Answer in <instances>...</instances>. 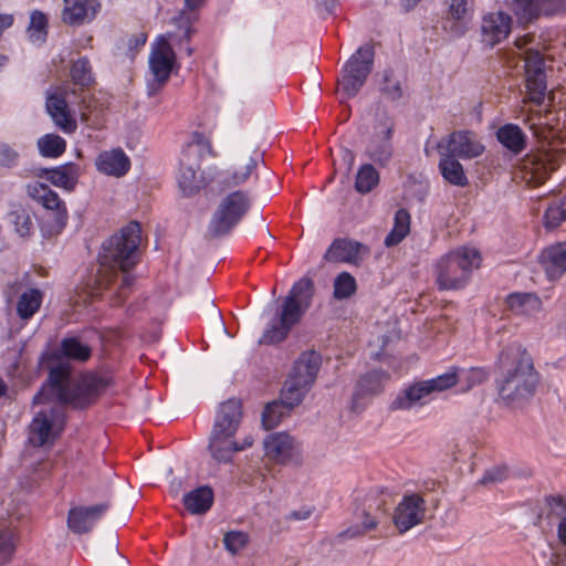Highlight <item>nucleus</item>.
<instances>
[{
	"label": "nucleus",
	"instance_id": "nucleus-17",
	"mask_svg": "<svg viewBox=\"0 0 566 566\" xmlns=\"http://www.w3.org/2000/svg\"><path fill=\"white\" fill-rule=\"evenodd\" d=\"M438 149L453 157L472 159L484 151V146L471 130H455L438 143Z\"/></svg>",
	"mask_w": 566,
	"mask_h": 566
},
{
	"label": "nucleus",
	"instance_id": "nucleus-42",
	"mask_svg": "<svg viewBox=\"0 0 566 566\" xmlns=\"http://www.w3.org/2000/svg\"><path fill=\"white\" fill-rule=\"evenodd\" d=\"M27 35L30 42L35 45L45 42L48 36V18L43 12L35 10L31 13Z\"/></svg>",
	"mask_w": 566,
	"mask_h": 566
},
{
	"label": "nucleus",
	"instance_id": "nucleus-28",
	"mask_svg": "<svg viewBox=\"0 0 566 566\" xmlns=\"http://www.w3.org/2000/svg\"><path fill=\"white\" fill-rule=\"evenodd\" d=\"M62 20L70 25L92 21L99 8L96 0H63Z\"/></svg>",
	"mask_w": 566,
	"mask_h": 566
},
{
	"label": "nucleus",
	"instance_id": "nucleus-44",
	"mask_svg": "<svg viewBox=\"0 0 566 566\" xmlns=\"http://www.w3.org/2000/svg\"><path fill=\"white\" fill-rule=\"evenodd\" d=\"M460 369L457 367H450L446 373L438 375L437 377L426 379L432 394L436 396L444 390H448L455 386L460 379Z\"/></svg>",
	"mask_w": 566,
	"mask_h": 566
},
{
	"label": "nucleus",
	"instance_id": "nucleus-3",
	"mask_svg": "<svg viewBox=\"0 0 566 566\" xmlns=\"http://www.w3.org/2000/svg\"><path fill=\"white\" fill-rule=\"evenodd\" d=\"M314 290V282L310 277H302L295 282L282 301L277 321L265 328L260 342L271 345L284 340L292 327L301 322L311 307Z\"/></svg>",
	"mask_w": 566,
	"mask_h": 566
},
{
	"label": "nucleus",
	"instance_id": "nucleus-19",
	"mask_svg": "<svg viewBox=\"0 0 566 566\" xmlns=\"http://www.w3.org/2000/svg\"><path fill=\"white\" fill-rule=\"evenodd\" d=\"M392 133L394 120L386 116L377 124L375 137L366 148L367 157L380 167H386L394 156Z\"/></svg>",
	"mask_w": 566,
	"mask_h": 566
},
{
	"label": "nucleus",
	"instance_id": "nucleus-55",
	"mask_svg": "<svg viewBox=\"0 0 566 566\" xmlns=\"http://www.w3.org/2000/svg\"><path fill=\"white\" fill-rule=\"evenodd\" d=\"M507 476V471L505 468L495 467L488 470L483 478L481 479V484H490V483H499L505 480Z\"/></svg>",
	"mask_w": 566,
	"mask_h": 566
},
{
	"label": "nucleus",
	"instance_id": "nucleus-33",
	"mask_svg": "<svg viewBox=\"0 0 566 566\" xmlns=\"http://www.w3.org/2000/svg\"><path fill=\"white\" fill-rule=\"evenodd\" d=\"M182 502L189 513L203 514L213 503V492L209 486H200L186 493Z\"/></svg>",
	"mask_w": 566,
	"mask_h": 566
},
{
	"label": "nucleus",
	"instance_id": "nucleus-11",
	"mask_svg": "<svg viewBox=\"0 0 566 566\" xmlns=\"http://www.w3.org/2000/svg\"><path fill=\"white\" fill-rule=\"evenodd\" d=\"M50 391L40 401L34 403H52L41 409L34 416L29 427V441L35 447H42L52 442L63 428L64 423V405L49 399Z\"/></svg>",
	"mask_w": 566,
	"mask_h": 566
},
{
	"label": "nucleus",
	"instance_id": "nucleus-20",
	"mask_svg": "<svg viewBox=\"0 0 566 566\" xmlns=\"http://www.w3.org/2000/svg\"><path fill=\"white\" fill-rule=\"evenodd\" d=\"M253 442L252 436H247L242 442H238L233 434L211 431L208 450L216 462L226 464L232 461L237 452L250 448Z\"/></svg>",
	"mask_w": 566,
	"mask_h": 566
},
{
	"label": "nucleus",
	"instance_id": "nucleus-51",
	"mask_svg": "<svg viewBox=\"0 0 566 566\" xmlns=\"http://www.w3.org/2000/svg\"><path fill=\"white\" fill-rule=\"evenodd\" d=\"M15 549L14 534L10 526H0V566L7 564Z\"/></svg>",
	"mask_w": 566,
	"mask_h": 566
},
{
	"label": "nucleus",
	"instance_id": "nucleus-40",
	"mask_svg": "<svg viewBox=\"0 0 566 566\" xmlns=\"http://www.w3.org/2000/svg\"><path fill=\"white\" fill-rule=\"evenodd\" d=\"M410 231V216L405 209H399L395 214V222L391 231L385 238L386 247H394L400 243Z\"/></svg>",
	"mask_w": 566,
	"mask_h": 566
},
{
	"label": "nucleus",
	"instance_id": "nucleus-26",
	"mask_svg": "<svg viewBox=\"0 0 566 566\" xmlns=\"http://www.w3.org/2000/svg\"><path fill=\"white\" fill-rule=\"evenodd\" d=\"M262 161V154L254 148L249 155L244 165L234 166L228 169L220 178L219 184L226 188L238 187L245 184L255 172L259 164Z\"/></svg>",
	"mask_w": 566,
	"mask_h": 566
},
{
	"label": "nucleus",
	"instance_id": "nucleus-32",
	"mask_svg": "<svg viewBox=\"0 0 566 566\" xmlns=\"http://www.w3.org/2000/svg\"><path fill=\"white\" fill-rule=\"evenodd\" d=\"M440 153L439 169L442 177L451 185L464 187L468 185V178L464 174L463 167L457 157H453L442 150Z\"/></svg>",
	"mask_w": 566,
	"mask_h": 566
},
{
	"label": "nucleus",
	"instance_id": "nucleus-47",
	"mask_svg": "<svg viewBox=\"0 0 566 566\" xmlns=\"http://www.w3.org/2000/svg\"><path fill=\"white\" fill-rule=\"evenodd\" d=\"M333 287L334 297L336 300H344L348 298L356 292L357 284L355 277L350 273L344 271L335 277Z\"/></svg>",
	"mask_w": 566,
	"mask_h": 566
},
{
	"label": "nucleus",
	"instance_id": "nucleus-22",
	"mask_svg": "<svg viewBox=\"0 0 566 566\" xmlns=\"http://www.w3.org/2000/svg\"><path fill=\"white\" fill-rule=\"evenodd\" d=\"M263 449L265 457L270 461L285 464L298 454L300 444L286 432H274L264 438Z\"/></svg>",
	"mask_w": 566,
	"mask_h": 566
},
{
	"label": "nucleus",
	"instance_id": "nucleus-54",
	"mask_svg": "<svg viewBox=\"0 0 566 566\" xmlns=\"http://www.w3.org/2000/svg\"><path fill=\"white\" fill-rule=\"evenodd\" d=\"M195 21V17L187 13L186 11H181L176 18H174V23L181 32V36L189 41L191 34L193 32L192 23Z\"/></svg>",
	"mask_w": 566,
	"mask_h": 566
},
{
	"label": "nucleus",
	"instance_id": "nucleus-61",
	"mask_svg": "<svg viewBox=\"0 0 566 566\" xmlns=\"http://www.w3.org/2000/svg\"><path fill=\"white\" fill-rule=\"evenodd\" d=\"M378 525V521L376 517L370 516L369 514L365 515V520L363 522V533L369 530L375 528Z\"/></svg>",
	"mask_w": 566,
	"mask_h": 566
},
{
	"label": "nucleus",
	"instance_id": "nucleus-21",
	"mask_svg": "<svg viewBox=\"0 0 566 566\" xmlns=\"http://www.w3.org/2000/svg\"><path fill=\"white\" fill-rule=\"evenodd\" d=\"M512 30V18L502 11L483 15L480 25L481 42L493 48L505 40Z\"/></svg>",
	"mask_w": 566,
	"mask_h": 566
},
{
	"label": "nucleus",
	"instance_id": "nucleus-9",
	"mask_svg": "<svg viewBox=\"0 0 566 566\" xmlns=\"http://www.w3.org/2000/svg\"><path fill=\"white\" fill-rule=\"evenodd\" d=\"M251 207L248 191L234 190L226 195L216 208L208 224L207 234L210 238L227 235L235 228Z\"/></svg>",
	"mask_w": 566,
	"mask_h": 566
},
{
	"label": "nucleus",
	"instance_id": "nucleus-10",
	"mask_svg": "<svg viewBox=\"0 0 566 566\" xmlns=\"http://www.w3.org/2000/svg\"><path fill=\"white\" fill-rule=\"evenodd\" d=\"M374 57V48L364 44L347 60L338 78V90L344 97L350 98L358 94L373 70Z\"/></svg>",
	"mask_w": 566,
	"mask_h": 566
},
{
	"label": "nucleus",
	"instance_id": "nucleus-7",
	"mask_svg": "<svg viewBox=\"0 0 566 566\" xmlns=\"http://www.w3.org/2000/svg\"><path fill=\"white\" fill-rule=\"evenodd\" d=\"M208 154L217 157L210 140L200 133H193L179 158L177 181L185 196H192L202 187V179L197 175V170L201 159Z\"/></svg>",
	"mask_w": 566,
	"mask_h": 566
},
{
	"label": "nucleus",
	"instance_id": "nucleus-36",
	"mask_svg": "<svg viewBox=\"0 0 566 566\" xmlns=\"http://www.w3.org/2000/svg\"><path fill=\"white\" fill-rule=\"evenodd\" d=\"M551 0H513L512 10L518 20L530 22L542 13H547Z\"/></svg>",
	"mask_w": 566,
	"mask_h": 566
},
{
	"label": "nucleus",
	"instance_id": "nucleus-13",
	"mask_svg": "<svg viewBox=\"0 0 566 566\" xmlns=\"http://www.w3.org/2000/svg\"><path fill=\"white\" fill-rule=\"evenodd\" d=\"M174 36L172 33L159 35L151 45L148 60L150 77L147 80L149 96L157 94L167 83L176 64V54L169 43Z\"/></svg>",
	"mask_w": 566,
	"mask_h": 566
},
{
	"label": "nucleus",
	"instance_id": "nucleus-43",
	"mask_svg": "<svg viewBox=\"0 0 566 566\" xmlns=\"http://www.w3.org/2000/svg\"><path fill=\"white\" fill-rule=\"evenodd\" d=\"M379 182V174L371 164L363 165L356 175L355 188L360 193H367Z\"/></svg>",
	"mask_w": 566,
	"mask_h": 566
},
{
	"label": "nucleus",
	"instance_id": "nucleus-46",
	"mask_svg": "<svg viewBox=\"0 0 566 566\" xmlns=\"http://www.w3.org/2000/svg\"><path fill=\"white\" fill-rule=\"evenodd\" d=\"M292 408H287L280 399L268 403L262 413V423L266 429L276 427L281 419L287 415Z\"/></svg>",
	"mask_w": 566,
	"mask_h": 566
},
{
	"label": "nucleus",
	"instance_id": "nucleus-25",
	"mask_svg": "<svg viewBox=\"0 0 566 566\" xmlns=\"http://www.w3.org/2000/svg\"><path fill=\"white\" fill-rule=\"evenodd\" d=\"M66 92L56 90L48 96L46 109L55 125L64 133L71 134L76 129V120L67 109Z\"/></svg>",
	"mask_w": 566,
	"mask_h": 566
},
{
	"label": "nucleus",
	"instance_id": "nucleus-38",
	"mask_svg": "<svg viewBox=\"0 0 566 566\" xmlns=\"http://www.w3.org/2000/svg\"><path fill=\"white\" fill-rule=\"evenodd\" d=\"M548 507V516L558 520L557 535L559 541L566 545V495H549L545 499Z\"/></svg>",
	"mask_w": 566,
	"mask_h": 566
},
{
	"label": "nucleus",
	"instance_id": "nucleus-58",
	"mask_svg": "<svg viewBox=\"0 0 566 566\" xmlns=\"http://www.w3.org/2000/svg\"><path fill=\"white\" fill-rule=\"evenodd\" d=\"M18 153L7 144H0V166L11 167L15 165Z\"/></svg>",
	"mask_w": 566,
	"mask_h": 566
},
{
	"label": "nucleus",
	"instance_id": "nucleus-12",
	"mask_svg": "<svg viewBox=\"0 0 566 566\" xmlns=\"http://www.w3.org/2000/svg\"><path fill=\"white\" fill-rule=\"evenodd\" d=\"M566 159V154L554 148L527 154L520 163L516 177L530 187L544 184Z\"/></svg>",
	"mask_w": 566,
	"mask_h": 566
},
{
	"label": "nucleus",
	"instance_id": "nucleus-5",
	"mask_svg": "<svg viewBox=\"0 0 566 566\" xmlns=\"http://www.w3.org/2000/svg\"><path fill=\"white\" fill-rule=\"evenodd\" d=\"M107 386V381L97 375H85L78 384H75L66 369L62 367L52 368L49 374L48 384L35 395V401L42 400L50 391L49 399L70 403L74 407H83L88 403L91 397L97 395Z\"/></svg>",
	"mask_w": 566,
	"mask_h": 566
},
{
	"label": "nucleus",
	"instance_id": "nucleus-50",
	"mask_svg": "<svg viewBox=\"0 0 566 566\" xmlns=\"http://www.w3.org/2000/svg\"><path fill=\"white\" fill-rule=\"evenodd\" d=\"M61 350L64 356L81 361L87 360L91 356L88 346L82 344L76 338H66L62 342Z\"/></svg>",
	"mask_w": 566,
	"mask_h": 566
},
{
	"label": "nucleus",
	"instance_id": "nucleus-1",
	"mask_svg": "<svg viewBox=\"0 0 566 566\" xmlns=\"http://www.w3.org/2000/svg\"><path fill=\"white\" fill-rule=\"evenodd\" d=\"M140 243V226L130 222L124 227L119 234L113 235L105 244L101 255L102 266L97 273L96 284L98 290H107L117 281L116 268L124 273L112 297V306H119L128 294L135 277L127 273L136 263L137 249Z\"/></svg>",
	"mask_w": 566,
	"mask_h": 566
},
{
	"label": "nucleus",
	"instance_id": "nucleus-48",
	"mask_svg": "<svg viewBox=\"0 0 566 566\" xmlns=\"http://www.w3.org/2000/svg\"><path fill=\"white\" fill-rule=\"evenodd\" d=\"M566 220V195L555 200L546 209L544 216V224L548 229L557 228L563 221Z\"/></svg>",
	"mask_w": 566,
	"mask_h": 566
},
{
	"label": "nucleus",
	"instance_id": "nucleus-39",
	"mask_svg": "<svg viewBox=\"0 0 566 566\" xmlns=\"http://www.w3.org/2000/svg\"><path fill=\"white\" fill-rule=\"evenodd\" d=\"M380 92L390 101H397L403 95V77L391 69L381 73Z\"/></svg>",
	"mask_w": 566,
	"mask_h": 566
},
{
	"label": "nucleus",
	"instance_id": "nucleus-57",
	"mask_svg": "<svg viewBox=\"0 0 566 566\" xmlns=\"http://www.w3.org/2000/svg\"><path fill=\"white\" fill-rule=\"evenodd\" d=\"M470 0H448L449 13L455 20L464 18Z\"/></svg>",
	"mask_w": 566,
	"mask_h": 566
},
{
	"label": "nucleus",
	"instance_id": "nucleus-27",
	"mask_svg": "<svg viewBox=\"0 0 566 566\" xmlns=\"http://www.w3.org/2000/svg\"><path fill=\"white\" fill-rule=\"evenodd\" d=\"M95 165L99 172L120 178L128 172L130 160L123 149L115 148L102 151L97 156Z\"/></svg>",
	"mask_w": 566,
	"mask_h": 566
},
{
	"label": "nucleus",
	"instance_id": "nucleus-29",
	"mask_svg": "<svg viewBox=\"0 0 566 566\" xmlns=\"http://www.w3.org/2000/svg\"><path fill=\"white\" fill-rule=\"evenodd\" d=\"M242 418V406L237 399L220 405L212 431L235 436Z\"/></svg>",
	"mask_w": 566,
	"mask_h": 566
},
{
	"label": "nucleus",
	"instance_id": "nucleus-41",
	"mask_svg": "<svg viewBox=\"0 0 566 566\" xmlns=\"http://www.w3.org/2000/svg\"><path fill=\"white\" fill-rule=\"evenodd\" d=\"M8 221L19 237L27 238L31 235L33 221L28 209L23 207L12 209L8 214Z\"/></svg>",
	"mask_w": 566,
	"mask_h": 566
},
{
	"label": "nucleus",
	"instance_id": "nucleus-37",
	"mask_svg": "<svg viewBox=\"0 0 566 566\" xmlns=\"http://www.w3.org/2000/svg\"><path fill=\"white\" fill-rule=\"evenodd\" d=\"M496 136L504 147L515 154L521 153L525 148L526 136L515 124H506L500 127Z\"/></svg>",
	"mask_w": 566,
	"mask_h": 566
},
{
	"label": "nucleus",
	"instance_id": "nucleus-59",
	"mask_svg": "<svg viewBox=\"0 0 566 566\" xmlns=\"http://www.w3.org/2000/svg\"><path fill=\"white\" fill-rule=\"evenodd\" d=\"M312 513L313 510L311 507H302L300 510L290 512L286 518L290 521H305L312 515Z\"/></svg>",
	"mask_w": 566,
	"mask_h": 566
},
{
	"label": "nucleus",
	"instance_id": "nucleus-64",
	"mask_svg": "<svg viewBox=\"0 0 566 566\" xmlns=\"http://www.w3.org/2000/svg\"><path fill=\"white\" fill-rule=\"evenodd\" d=\"M182 483L180 480L174 479L170 483V492L174 495H178L181 490Z\"/></svg>",
	"mask_w": 566,
	"mask_h": 566
},
{
	"label": "nucleus",
	"instance_id": "nucleus-2",
	"mask_svg": "<svg viewBox=\"0 0 566 566\" xmlns=\"http://www.w3.org/2000/svg\"><path fill=\"white\" fill-rule=\"evenodd\" d=\"M496 365L501 370L497 379L500 398L509 406L522 405L535 392L538 384L533 359L518 343H511L500 352Z\"/></svg>",
	"mask_w": 566,
	"mask_h": 566
},
{
	"label": "nucleus",
	"instance_id": "nucleus-49",
	"mask_svg": "<svg viewBox=\"0 0 566 566\" xmlns=\"http://www.w3.org/2000/svg\"><path fill=\"white\" fill-rule=\"evenodd\" d=\"M387 379L386 373L373 370L364 375L358 381V390L363 395H373L381 390L384 381Z\"/></svg>",
	"mask_w": 566,
	"mask_h": 566
},
{
	"label": "nucleus",
	"instance_id": "nucleus-35",
	"mask_svg": "<svg viewBox=\"0 0 566 566\" xmlns=\"http://www.w3.org/2000/svg\"><path fill=\"white\" fill-rule=\"evenodd\" d=\"M506 304L509 308L518 315H533L542 307V302L532 293H513L507 296Z\"/></svg>",
	"mask_w": 566,
	"mask_h": 566
},
{
	"label": "nucleus",
	"instance_id": "nucleus-14",
	"mask_svg": "<svg viewBox=\"0 0 566 566\" xmlns=\"http://www.w3.org/2000/svg\"><path fill=\"white\" fill-rule=\"evenodd\" d=\"M28 195L44 209L53 212L50 235L59 234L66 226L69 213L64 201L48 185L35 181L28 185Z\"/></svg>",
	"mask_w": 566,
	"mask_h": 566
},
{
	"label": "nucleus",
	"instance_id": "nucleus-24",
	"mask_svg": "<svg viewBox=\"0 0 566 566\" xmlns=\"http://www.w3.org/2000/svg\"><path fill=\"white\" fill-rule=\"evenodd\" d=\"M107 510V503H102L90 507H74L69 512L67 526L72 532L76 534L87 533L94 527L97 521L102 518Z\"/></svg>",
	"mask_w": 566,
	"mask_h": 566
},
{
	"label": "nucleus",
	"instance_id": "nucleus-53",
	"mask_svg": "<svg viewBox=\"0 0 566 566\" xmlns=\"http://www.w3.org/2000/svg\"><path fill=\"white\" fill-rule=\"evenodd\" d=\"M248 539L249 538L247 533L240 531H230L227 532L223 536V545L230 554L235 555L245 547Z\"/></svg>",
	"mask_w": 566,
	"mask_h": 566
},
{
	"label": "nucleus",
	"instance_id": "nucleus-52",
	"mask_svg": "<svg viewBox=\"0 0 566 566\" xmlns=\"http://www.w3.org/2000/svg\"><path fill=\"white\" fill-rule=\"evenodd\" d=\"M71 76L75 84L87 86L93 81L92 69L86 57L75 61L71 69Z\"/></svg>",
	"mask_w": 566,
	"mask_h": 566
},
{
	"label": "nucleus",
	"instance_id": "nucleus-8",
	"mask_svg": "<svg viewBox=\"0 0 566 566\" xmlns=\"http://www.w3.org/2000/svg\"><path fill=\"white\" fill-rule=\"evenodd\" d=\"M319 366L321 356L316 352L301 354L280 395L287 408H294L303 401L316 379Z\"/></svg>",
	"mask_w": 566,
	"mask_h": 566
},
{
	"label": "nucleus",
	"instance_id": "nucleus-60",
	"mask_svg": "<svg viewBox=\"0 0 566 566\" xmlns=\"http://www.w3.org/2000/svg\"><path fill=\"white\" fill-rule=\"evenodd\" d=\"M14 22V18L12 14L2 13L0 14V35L4 30L9 29Z\"/></svg>",
	"mask_w": 566,
	"mask_h": 566
},
{
	"label": "nucleus",
	"instance_id": "nucleus-4",
	"mask_svg": "<svg viewBox=\"0 0 566 566\" xmlns=\"http://www.w3.org/2000/svg\"><path fill=\"white\" fill-rule=\"evenodd\" d=\"M314 290V282L310 277H302L295 282L282 301L277 321L265 328L260 342L271 345L284 340L292 327L301 322L311 307Z\"/></svg>",
	"mask_w": 566,
	"mask_h": 566
},
{
	"label": "nucleus",
	"instance_id": "nucleus-31",
	"mask_svg": "<svg viewBox=\"0 0 566 566\" xmlns=\"http://www.w3.org/2000/svg\"><path fill=\"white\" fill-rule=\"evenodd\" d=\"M44 175L53 186L72 191L78 178V168L72 163L61 165L53 169H45Z\"/></svg>",
	"mask_w": 566,
	"mask_h": 566
},
{
	"label": "nucleus",
	"instance_id": "nucleus-18",
	"mask_svg": "<svg viewBox=\"0 0 566 566\" xmlns=\"http://www.w3.org/2000/svg\"><path fill=\"white\" fill-rule=\"evenodd\" d=\"M370 254L366 244L353 239H335L324 254V260L332 263H347L359 266Z\"/></svg>",
	"mask_w": 566,
	"mask_h": 566
},
{
	"label": "nucleus",
	"instance_id": "nucleus-56",
	"mask_svg": "<svg viewBox=\"0 0 566 566\" xmlns=\"http://www.w3.org/2000/svg\"><path fill=\"white\" fill-rule=\"evenodd\" d=\"M460 378L465 376V379L470 382V386L482 384L488 378V373L482 368H471L469 370L460 369Z\"/></svg>",
	"mask_w": 566,
	"mask_h": 566
},
{
	"label": "nucleus",
	"instance_id": "nucleus-34",
	"mask_svg": "<svg viewBox=\"0 0 566 566\" xmlns=\"http://www.w3.org/2000/svg\"><path fill=\"white\" fill-rule=\"evenodd\" d=\"M44 294L39 289H28L17 301V314L22 321H29L39 312Z\"/></svg>",
	"mask_w": 566,
	"mask_h": 566
},
{
	"label": "nucleus",
	"instance_id": "nucleus-62",
	"mask_svg": "<svg viewBox=\"0 0 566 566\" xmlns=\"http://www.w3.org/2000/svg\"><path fill=\"white\" fill-rule=\"evenodd\" d=\"M315 3L326 10L327 12H332V10L337 4L338 0H314Z\"/></svg>",
	"mask_w": 566,
	"mask_h": 566
},
{
	"label": "nucleus",
	"instance_id": "nucleus-23",
	"mask_svg": "<svg viewBox=\"0 0 566 566\" xmlns=\"http://www.w3.org/2000/svg\"><path fill=\"white\" fill-rule=\"evenodd\" d=\"M434 395L426 380L416 381L402 390L392 399L391 410H411L428 405Z\"/></svg>",
	"mask_w": 566,
	"mask_h": 566
},
{
	"label": "nucleus",
	"instance_id": "nucleus-16",
	"mask_svg": "<svg viewBox=\"0 0 566 566\" xmlns=\"http://www.w3.org/2000/svg\"><path fill=\"white\" fill-rule=\"evenodd\" d=\"M427 513L424 499L417 493L406 494L394 512V524L400 534L423 523Z\"/></svg>",
	"mask_w": 566,
	"mask_h": 566
},
{
	"label": "nucleus",
	"instance_id": "nucleus-45",
	"mask_svg": "<svg viewBox=\"0 0 566 566\" xmlns=\"http://www.w3.org/2000/svg\"><path fill=\"white\" fill-rule=\"evenodd\" d=\"M40 153L44 157H59L65 151L66 143L59 135L46 134L38 140Z\"/></svg>",
	"mask_w": 566,
	"mask_h": 566
},
{
	"label": "nucleus",
	"instance_id": "nucleus-15",
	"mask_svg": "<svg viewBox=\"0 0 566 566\" xmlns=\"http://www.w3.org/2000/svg\"><path fill=\"white\" fill-rule=\"evenodd\" d=\"M526 81V97L523 103L542 105L546 98L544 59L538 51L526 50L523 54Z\"/></svg>",
	"mask_w": 566,
	"mask_h": 566
},
{
	"label": "nucleus",
	"instance_id": "nucleus-6",
	"mask_svg": "<svg viewBox=\"0 0 566 566\" xmlns=\"http://www.w3.org/2000/svg\"><path fill=\"white\" fill-rule=\"evenodd\" d=\"M481 254L473 247H459L440 258L436 264V284L441 291L464 289L471 274L481 265Z\"/></svg>",
	"mask_w": 566,
	"mask_h": 566
},
{
	"label": "nucleus",
	"instance_id": "nucleus-63",
	"mask_svg": "<svg viewBox=\"0 0 566 566\" xmlns=\"http://www.w3.org/2000/svg\"><path fill=\"white\" fill-rule=\"evenodd\" d=\"M549 566H566V553L564 555L554 554L551 557Z\"/></svg>",
	"mask_w": 566,
	"mask_h": 566
},
{
	"label": "nucleus",
	"instance_id": "nucleus-30",
	"mask_svg": "<svg viewBox=\"0 0 566 566\" xmlns=\"http://www.w3.org/2000/svg\"><path fill=\"white\" fill-rule=\"evenodd\" d=\"M541 264L549 280H557L566 272V241L546 248Z\"/></svg>",
	"mask_w": 566,
	"mask_h": 566
}]
</instances>
